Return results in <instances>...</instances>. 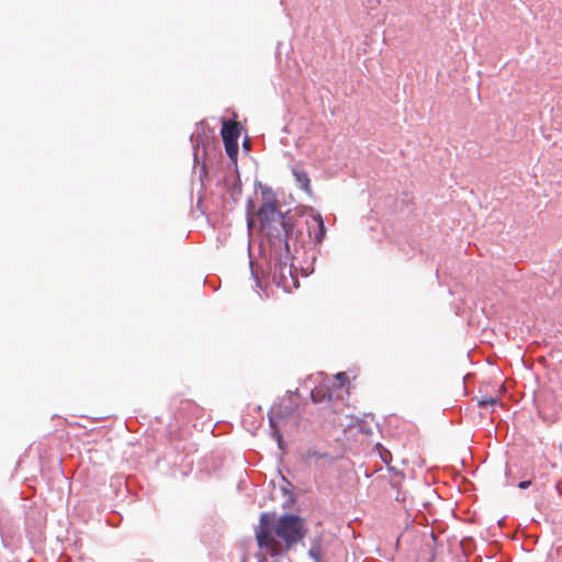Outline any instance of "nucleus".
Listing matches in <instances>:
<instances>
[{"mask_svg":"<svg viewBox=\"0 0 562 562\" xmlns=\"http://www.w3.org/2000/svg\"><path fill=\"white\" fill-rule=\"evenodd\" d=\"M263 203L257 212L260 222V231L270 240L286 239L291 227L278 209V202L274 194L270 190L262 191Z\"/></svg>","mask_w":562,"mask_h":562,"instance_id":"nucleus-2","label":"nucleus"},{"mask_svg":"<svg viewBox=\"0 0 562 562\" xmlns=\"http://www.w3.org/2000/svg\"><path fill=\"white\" fill-rule=\"evenodd\" d=\"M221 135L226 154L233 161H236L238 156V138L240 136L239 123L226 120L223 121Z\"/></svg>","mask_w":562,"mask_h":562,"instance_id":"nucleus-3","label":"nucleus"},{"mask_svg":"<svg viewBox=\"0 0 562 562\" xmlns=\"http://www.w3.org/2000/svg\"><path fill=\"white\" fill-rule=\"evenodd\" d=\"M305 532L303 520L299 516L284 515L274 521L271 514L262 513L256 528V539L265 554L281 557L301 541Z\"/></svg>","mask_w":562,"mask_h":562,"instance_id":"nucleus-1","label":"nucleus"},{"mask_svg":"<svg viewBox=\"0 0 562 562\" xmlns=\"http://www.w3.org/2000/svg\"><path fill=\"white\" fill-rule=\"evenodd\" d=\"M282 416L273 408L269 415L270 427L273 432V438L277 440L280 448H282V435L279 430V424Z\"/></svg>","mask_w":562,"mask_h":562,"instance_id":"nucleus-6","label":"nucleus"},{"mask_svg":"<svg viewBox=\"0 0 562 562\" xmlns=\"http://www.w3.org/2000/svg\"><path fill=\"white\" fill-rule=\"evenodd\" d=\"M307 232L310 237L316 243L321 244L325 237L326 228L321 214L312 215L306 221Z\"/></svg>","mask_w":562,"mask_h":562,"instance_id":"nucleus-4","label":"nucleus"},{"mask_svg":"<svg viewBox=\"0 0 562 562\" xmlns=\"http://www.w3.org/2000/svg\"><path fill=\"white\" fill-rule=\"evenodd\" d=\"M531 485V481H522L518 484L519 488H527Z\"/></svg>","mask_w":562,"mask_h":562,"instance_id":"nucleus-10","label":"nucleus"},{"mask_svg":"<svg viewBox=\"0 0 562 562\" xmlns=\"http://www.w3.org/2000/svg\"><path fill=\"white\" fill-rule=\"evenodd\" d=\"M337 380L340 381V384L342 385L345 383V381L348 380V376L345 372H340L336 375Z\"/></svg>","mask_w":562,"mask_h":562,"instance_id":"nucleus-9","label":"nucleus"},{"mask_svg":"<svg viewBox=\"0 0 562 562\" xmlns=\"http://www.w3.org/2000/svg\"><path fill=\"white\" fill-rule=\"evenodd\" d=\"M311 397L314 403H321L325 400L330 401L331 394L327 387L318 386L311 392Z\"/></svg>","mask_w":562,"mask_h":562,"instance_id":"nucleus-7","label":"nucleus"},{"mask_svg":"<svg viewBox=\"0 0 562 562\" xmlns=\"http://www.w3.org/2000/svg\"><path fill=\"white\" fill-rule=\"evenodd\" d=\"M292 175L295 178L297 187L300 189H302L306 194L312 196L313 195V189H312V186H311V179H310L308 173L305 170H303V169L293 168L292 169Z\"/></svg>","mask_w":562,"mask_h":562,"instance_id":"nucleus-5","label":"nucleus"},{"mask_svg":"<svg viewBox=\"0 0 562 562\" xmlns=\"http://www.w3.org/2000/svg\"><path fill=\"white\" fill-rule=\"evenodd\" d=\"M496 403H497V398L492 397V396H485L479 401L480 406H483V407L495 405Z\"/></svg>","mask_w":562,"mask_h":562,"instance_id":"nucleus-8","label":"nucleus"}]
</instances>
